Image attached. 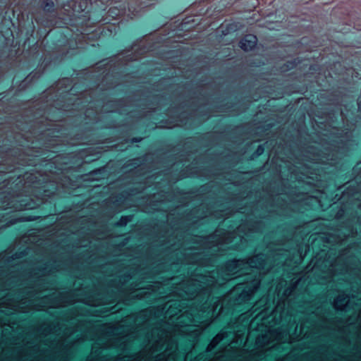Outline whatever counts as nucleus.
Here are the masks:
<instances>
[{"mask_svg":"<svg viewBox=\"0 0 361 361\" xmlns=\"http://www.w3.org/2000/svg\"><path fill=\"white\" fill-rule=\"evenodd\" d=\"M259 285V282L258 280H253L251 284L249 286V293L248 295L252 294L258 288Z\"/></svg>","mask_w":361,"mask_h":361,"instance_id":"4","label":"nucleus"},{"mask_svg":"<svg viewBox=\"0 0 361 361\" xmlns=\"http://www.w3.org/2000/svg\"><path fill=\"white\" fill-rule=\"evenodd\" d=\"M359 108L361 109V101L358 104Z\"/></svg>","mask_w":361,"mask_h":361,"instance_id":"6","label":"nucleus"},{"mask_svg":"<svg viewBox=\"0 0 361 361\" xmlns=\"http://www.w3.org/2000/svg\"><path fill=\"white\" fill-rule=\"evenodd\" d=\"M348 302V299L347 296L345 295H341L338 296V298L335 300L334 306L336 309L343 310V308L347 305Z\"/></svg>","mask_w":361,"mask_h":361,"instance_id":"2","label":"nucleus"},{"mask_svg":"<svg viewBox=\"0 0 361 361\" xmlns=\"http://www.w3.org/2000/svg\"><path fill=\"white\" fill-rule=\"evenodd\" d=\"M257 44V37L253 35H246L240 42V47L245 51L252 49Z\"/></svg>","mask_w":361,"mask_h":361,"instance_id":"1","label":"nucleus"},{"mask_svg":"<svg viewBox=\"0 0 361 361\" xmlns=\"http://www.w3.org/2000/svg\"><path fill=\"white\" fill-rule=\"evenodd\" d=\"M262 151H263V149L261 148H258V149H257V152H259V154L262 153Z\"/></svg>","mask_w":361,"mask_h":361,"instance_id":"5","label":"nucleus"},{"mask_svg":"<svg viewBox=\"0 0 361 361\" xmlns=\"http://www.w3.org/2000/svg\"><path fill=\"white\" fill-rule=\"evenodd\" d=\"M223 338V336L221 334L216 335L210 344L208 345L207 350H210L213 347H214L219 342H220Z\"/></svg>","mask_w":361,"mask_h":361,"instance_id":"3","label":"nucleus"}]
</instances>
